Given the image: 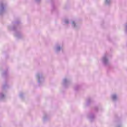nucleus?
<instances>
[{
  "label": "nucleus",
  "mask_w": 127,
  "mask_h": 127,
  "mask_svg": "<svg viewBox=\"0 0 127 127\" xmlns=\"http://www.w3.org/2000/svg\"><path fill=\"white\" fill-rule=\"evenodd\" d=\"M113 99H117V95H113L112 96Z\"/></svg>",
  "instance_id": "1"
}]
</instances>
